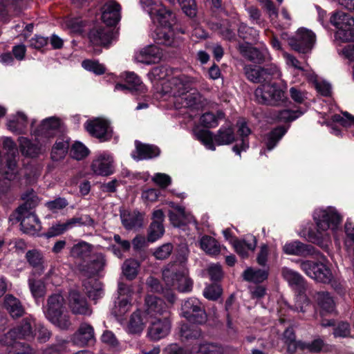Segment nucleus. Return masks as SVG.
Returning <instances> with one entry per match:
<instances>
[{
    "label": "nucleus",
    "instance_id": "28",
    "mask_svg": "<svg viewBox=\"0 0 354 354\" xmlns=\"http://www.w3.org/2000/svg\"><path fill=\"white\" fill-rule=\"evenodd\" d=\"M161 57L159 48L154 45L148 46L136 53L135 59L138 62L152 64L157 62Z\"/></svg>",
    "mask_w": 354,
    "mask_h": 354
},
{
    "label": "nucleus",
    "instance_id": "24",
    "mask_svg": "<svg viewBox=\"0 0 354 354\" xmlns=\"http://www.w3.org/2000/svg\"><path fill=\"white\" fill-rule=\"evenodd\" d=\"M238 49L241 54L248 59L257 62L262 63L270 59V55L266 47L260 49L252 47L248 43L239 44Z\"/></svg>",
    "mask_w": 354,
    "mask_h": 354
},
{
    "label": "nucleus",
    "instance_id": "5",
    "mask_svg": "<svg viewBox=\"0 0 354 354\" xmlns=\"http://www.w3.org/2000/svg\"><path fill=\"white\" fill-rule=\"evenodd\" d=\"M330 24L337 29L335 39L339 42L354 41V18L342 10L334 12L330 17Z\"/></svg>",
    "mask_w": 354,
    "mask_h": 354
},
{
    "label": "nucleus",
    "instance_id": "62",
    "mask_svg": "<svg viewBox=\"0 0 354 354\" xmlns=\"http://www.w3.org/2000/svg\"><path fill=\"white\" fill-rule=\"evenodd\" d=\"M324 345V341L317 338L313 340L311 343L299 342L298 343V346L302 350H308L310 352L318 353L322 351L323 346Z\"/></svg>",
    "mask_w": 354,
    "mask_h": 354
},
{
    "label": "nucleus",
    "instance_id": "4",
    "mask_svg": "<svg viewBox=\"0 0 354 354\" xmlns=\"http://www.w3.org/2000/svg\"><path fill=\"white\" fill-rule=\"evenodd\" d=\"M162 279L168 288H176L182 292L192 290L193 281L188 276V270L184 262L167 265L162 271Z\"/></svg>",
    "mask_w": 354,
    "mask_h": 354
},
{
    "label": "nucleus",
    "instance_id": "17",
    "mask_svg": "<svg viewBox=\"0 0 354 354\" xmlns=\"http://www.w3.org/2000/svg\"><path fill=\"white\" fill-rule=\"evenodd\" d=\"M171 328L170 315L153 319L148 328L147 336L152 341H158L169 335Z\"/></svg>",
    "mask_w": 354,
    "mask_h": 354
},
{
    "label": "nucleus",
    "instance_id": "29",
    "mask_svg": "<svg viewBox=\"0 0 354 354\" xmlns=\"http://www.w3.org/2000/svg\"><path fill=\"white\" fill-rule=\"evenodd\" d=\"M60 120L56 117H50L44 119L39 129L32 131L35 137L44 136L46 138L54 136V131L60 127Z\"/></svg>",
    "mask_w": 354,
    "mask_h": 354
},
{
    "label": "nucleus",
    "instance_id": "48",
    "mask_svg": "<svg viewBox=\"0 0 354 354\" xmlns=\"http://www.w3.org/2000/svg\"><path fill=\"white\" fill-rule=\"evenodd\" d=\"M66 222L69 230L76 226L94 227L95 225L94 220L88 214L74 216L67 220Z\"/></svg>",
    "mask_w": 354,
    "mask_h": 354
},
{
    "label": "nucleus",
    "instance_id": "35",
    "mask_svg": "<svg viewBox=\"0 0 354 354\" xmlns=\"http://www.w3.org/2000/svg\"><path fill=\"white\" fill-rule=\"evenodd\" d=\"M27 116L22 112H18L7 123L8 129L17 134L25 133L27 131Z\"/></svg>",
    "mask_w": 354,
    "mask_h": 354
},
{
    "label": "nucleus",
    "instance_id": "8",
    "mask_svg": "<svg viewBox=\"0 0 354 354\" xmlns=\"http://www.w3.org/2000/svg\"><path fill=\"white\" fill-rule=\"evenodd\" d=\"M194 136L207 149L212 151L216 149L214 140L218 145H229L234 141V130L230 126L221 127L214 136L209 131L204 129L194 131Z\"/></svg>",
    "mask_w": 354,
    "mask_h": 354
},
{
    "label": "nucleus",
    "instance_id": "38",
    "mask_svg": "<svg viewBox=\"0 0 354 354\" xmlns=\"http://www.w3.org/2000/svg\"><path fill=\"white\" fill-rule=\"evenodd\" d=\"M4 307L12 317H19L23 315L24 309L20 301L11 295H8L4 298Z\"/></svg>",
    "mask_w": 354,
    "mask_h": 354
},
{
    "label": "nucleus",
    "instance_id": "15",
    "mask_svg": "<svg viewBox=\"0 0 354 354\" xmlns=\"http://www.w3.org/2000/svg\"><path fill=\"white\" fill-rule=\"evenodd\" d=\"M87 131L93 136L97 138L100 142L109 140L113 131L108 120L97 118L85 124Z\"/></svg>",
    "mask_w": 354,
    "mask_h": 354
},
{
    "label": "nucleus",
    "instance_id": "33",
    "mask_svg": "<svg viewBox=\"0 0 354 354\" xmlns=\"http://www.w3.org/2000/svg\"><path fill=\"white\" fill-rule=\"evenodd\" d=\"M236 125L238 135L241 137V144L234 146L233 151L237 155H240L241 151H245L249 147L248 136L251 133V130L243 119L239 120Z\"/></svg>",
    "mask_w": 354,
    "mask_h": 354
},
{
    "label": "nucleus",
    "instance_id": "13",
    "mask_svg": "<svg viewBox=\"0 0 354 354\" xmlns=\"http://www.w3.org/2000/svg\"><path fill=\"white\" fill-rule=\"evenodd\" d=\"M192 352L201 354H226L227 353L223 347L212 343L200 344L192 348ZM163 354H191L189 351L183 349L176 344H171L163 350Z\"/></svg>",
    "mask_w": 354,
    "mask_h": 354
},
{
    "label": "nucleus",
    "instance_id": "26",
    "mask_svg": "<svg viewBox=\"0 0 354 354\" xmlns=\"http://www.w3.org/2000/svg\"><path fill=\"white\" fill-rule=\"evenodd\" d=\"M120 6L115 1H109L102 8V19L107 26L116 25L120 20Z\"/></svg>",
    "mask_w": 354,
    "mask_h": 354
},
{
    "label": "nucleus",
    "instance_id": "3",
    "mask_svg": "<svg viewBox=\"0 0 354 354\" xmlns=\"http://www.w3.org/2000/svg\"><path fill=\"white\" fill-rule=\"evenodd\" d=\"M150 17L154 23L160 26L156 28L153 35L156 42L168 46H177L178 41L174 38V30L171 28L175 23V15L162 5V9L153 12Z\"/></svg>",
    "mask_w": 354,
    "mask_h": 354
},
{
    "label": "nucleus",
    "instance_id": "18",
    "mask_svg": "<svg viewBox=\"0 0 354 354\" xmlns=\"http://www.w3.org/2000/svg\"><path fill=\"white\" fill-rule=\"evenodd\" d=\"M315 42V35L311 30L300 28L297 32L295 39L290 41V45L295 50L306 53L312 49Z\"/></svg>",
    "mask_w": 354,
    "mask_h": 354
},
{
    "label": "nucleus",
    "instance_id": "47",
    "mask_svg": "<svg viewBox=\"0 0 354 354\" xmlns=\"http://www.w3.org/2000/svg\"><path fill=\"white\" fill-rule=\"evenodd\" d=\"M283 277L291 286L301 288L304 286V279L298 272L289 269L283 268L281 270Z\"/></svg>",
    "mask_w": 354,
    "mask_h": 354
},
{
    "label": "nucleus",
    "instance_id": "21",
    "mask_svg": "<svg viewBox=\"0 0 354 354\" xmlns=\"http://www.w3.org/2000/svg\"><path fill=\"white\" fill-rule=\"evenodd\" d=\"M207 104L205 99L194 88H192L189 91L183 95L178 101L174 102L176 109L187 107L192 109H200Z\"/></svg>",
    "mask_w": 354,
    "mask_h": 354
},
{
    "label": "nucleus",
    "instance_id": "19",
    "mask_svg": "<svg viewBox=\"0 0 354 354\" xmlns=\"http://www.w3.org/2000/svg\"><path fill=\"white\" fill-rule=\"evenodd\" d=\"M91 170L96 175L107 176L113 173V158L109 153L103 152L97 154L91 164Z\"/></svg>",
    "mask_w": 354,
    "mask_h": 354
},
{
    "label": "nucleus",
    "instance_id": "40",
    "mask_svg": "<svg viewBox=\"0 0 354 354\" xmlns=\"http://www.w3.org/2000/svg\"><path fill=\"white\" fill-rule=\"evenodd\" d=\"M28 262L35 268L34 271L38 275L41 274L45 269L44 266V257L41 252L37 250H28L26 254Z\"/></svg>",
    "mask_w": 354,
    "mask_h": 354
},
{
    "label": "nucleus",
    "instance_id": "58",
    "mask_svg": "<svg viewBox=\"0 0 354 354\" xmlns=\"http://www.w3.org/2000/svg\"><path fill=\"white\" fill-rule=\"evenodd\" d=\"M165 230L162 223L152 222L148 234V241L154 242L160 238L164 234Z\"/></svg>",
    "mask_w": 354,
    "mask_h": 354
},
{
    "label": "nucleus",
    "instance_id": "52",
    "mask_svg": "<svg viewBox=\"0 0 354 354\" xmlns=\"http://www.w3.org/2000/svg\"><path fill=\"white\" fill-rule=\"evenodd\" d=\"M224 118V113L218 112L217 115L212 113H205L201 117V123L207 128H214L218 124V120Z\"/></svg>",
    "mask_w": 354,
    "mask_h": 354
},
{
    "label": "nucleus",
    "instance_id": "25",
    "mask_svg": "<svg viewBox=\"0 0 354 354\" xmlns=\"http://www.w3.org/2000/svg\"><path fill=\"white\" fill-rule=\"evenodd\" d=\"M17 220L21 222V229L30 235L37 234L41 228V223L34 212L18 213Z\"/></svg>",
    "mask_w": 354,
    "mask_h": 354
},
{
    "label": "nucleus",
    "instance_id": "54",
    "mask_svg": "<svg viewBox=\"0 0 354 354\" xmlns=\"http://www.w3.org/2000/svg\"><path fill=\"white\" fill-rule=\"evenodd\" d=\"M68 149V143L64 141L56 142L51 151V158L58 161L64 158Z\"/></svg>",
    "mask_w": 354,
    "mask_h": 354
},
{
    "label": "nucleus",
    "instance_id": "34",
    "mask_svg": "<svg viewBox=\"0 0 354 354\" xmlns=\"http://www.w3.org/2000/svg\"><path fill=\"white\" fill-rule=\"evenodd\" d=\"M286 132V129L284 127H278L264 134L261 142L266 149L270 151L275 147Z\"/></svg>",
    "mask_w": 354,
    "mask_h": 354
},
{
    "label": "nucleus",
    "instance_id": "41",
    "mask_svg": "<svg viewBox=\"0 0 354 354\" xmlns=\"http://www.w3.org/2000/svg\"><path fill=\"white\" fill-rule=\"evenodd\" d=\"M21 153L25 156L35 157L41 151V145L31 142L30 140L24 137H20L18 140ZM38 142L39 141L38 140Z\"/></svg>",
    "mask_w": 354,
    "mask_h": 354
},
{
    "label": "nucleus",
    "instance_id": "31",
    "mask_svg": "<svg viewBox=\"0 0 354 354\" xmlns=\"http://www.w3.org/2000/svg\"><path fill=\"white\" fill-rule=\"evenodd\" d=\"M235 251L242 257L246 258L249 252L254 250L257 240L254 236H248L243 240L235 239L233 242Z\"/></svg>",
    "mask_w": 354,
    "mask_h": 354
},
{
    "label": "nucleus",
    "instance_id": "60",
    "mask_svg": "<svg viewBox=\"0 0 354 354\" xmlns=\"http://www.w3.org/2000/svg\"><path fill=\"white\" fill-rule=\"evenodd\" d=\"M238 32L239 36L244 39L255 40L259 36V32L256 29L249 27L243 23L239 25Z\"/></svg>",
    "mask_w": 354,
    "mask_h": 354
},
{
    "label": "nucleus",
    "instance_id": "10",
    "mask_svg": "<svg viewBox=\"0 0 354 354\" xmlns=\"http://www.w3.org/2000/svg\"><path fill=\"white\" fill-rule=\"evenodd\" d=\"M35 320L32 318H25L21 324L15 328L10 330L0 340L2 345L7 346L12 349L17 339H30L34 337L32 326L35 328Z\"/></svg>",
    "mask_w": 354,
    "mask_h": 354
},
{
    "label": "nucleus",
    "instance_id": "45",
    "mask_svg": "<svg viewBox=\"0 0 354 354\" xmlns=\"http://www.w3.org/2000/svg\"><path fill=\"white\" fill-rule=\"evenodd\" d=\"M201 248L209 255H216L221 251L220 245L212 236L205 235L200 240Z\"/></svg>",
    "mask_w": 354,
    "mask_h": 354
},
{
    "label": "nucleus",
    "instance_id": "64",
    "mask_svg": "<svg viewBox=\"0 0 354 354\" xmlns=\"http://www.w3.org/2000/svg\"><path fill=\"white\" fill-rule=\"evenodd\" d=\"M332 120L333 122L339 123L344 127H354V116L347 112L344 113L343 116L335 114L333 115Z\"/></svg>",
    "mask_w": 354,
    "mask_h": 354
},
{
    "label": "nucleus",
    "instance_id": "2",
    "mask_svg": "<svg viewBox=\"0 0 354 354\" xmlns=\"http://www.w3.org/2000/svg\"><path fill=\"white\" fill-rule=\"evenodd\" d=\"M313 218L317 231L308 232V240L322 248H325L330 239V233L337 230L342 217L335 207H328L326 209H316L313 214Z\"/></svg>",
    "mask_w": 354,
    "mask_h": 354
},
{
    "label": "nucleus",
    "instance_id": "20",
    "mask_svg": "<svg viewBox=\"0 0 354 354\" xmlns=\"http://www.w3.org/2000/svg\"><path fill=\"white\" fill-rule=\"evenodd\" d=\"M71 342L73 344L81 347L93 344L95 342L93 327L86 322L81 323L76 332L72 335Z\"/></svg>",
    "mask_w": 354,
    "mask_h": 354
},
{
    "label": "nucleus",
    "instance_id": "59",
    "mask_svg": "<svg viewBox=\"0 0 354 354\" xmlns=\"http://www.w3.org/2000/svg\"><path fill=\"white\" fill-rule=\"evenodd\" d=\"M88 149L80 142H75L70 151L71 157L76 160H82L88 154Z\"/></svg>",
    "mask_w": 354,
    "mask_h": 354
},
{
    "label": "nucleus",
    "instance_id": "61",
    "mask_svg": "<svg viewBox=\"0 0 354 354\" xmlns=\"http://www.w3.org/2000/svg\"><path fill=\"white\" fill-rule=\"evenodd\" d=\"M82 66L84 69L91 71L96 75H102L105 72V67L104 65L100 64L95 60H84L82 63Z\"/></svg>",
    "mask_w": 354,
    "mask_h": 354
},
{
    "label": "nucleus",
    "instance_id": "6",
    "mask_svg": "<svg viewBox=\"0 0 354 354\" xmlns=\"http://www.w3.org/2000/svg\"><path fill=\"white\" fill-rule=\"evenodd\" d=\"M64 299L60 294H53L47 300V306L45 310L46 318L55 326L66 330L68 329L71 322L69 316L63 314L64 308Z\"/></svg>",
    "mask_w": 354,
    "mask_h": 354
},
{
    "label": "nucleus",
    "instance_id": "43",
    "mask_svg": "<svg viewBox=\"0 0 354 354\" xmlns=\"http://www.w3.org/2000/svg\"><path fill=\"white\" fill-rule=\"evenodd\" d=\"M316 300L322 308L321 314L332 313L335 310V302L333 297L327 292L317 293Z\"/></svg>",
    "mask_w": 354,
    "mask_h": 354
},
{
    "label": "nucleus",
    "instance_id": "49",
    "mask_svg": "<svg viewBox=\"0 0 354 354\" xmlns=\"http://www.w3.org/2000/svg\"><path fill=\"white\" fill-rule=\"evenodd\" d=\"M125 82L129 85L131 90L145 93V86L142 84L140 77L133 72H126L124 73Z\"/></svg>",
    "mask_w": 354,
    "mask_h": 354
},
{
    "label": "nucleus",
    "instance_id": "27",
    "mask_svg": "<svg viewBox=\"0 0 354 354\" xmlns=\"http://www.w3.org/2000/svg\"><path fill=\"white\" fill-rule=\"evenodd\" d=\"M135 146L136 149L132 152L131 156L136 160L153 158L160 154L159 149L154 145L143 144L136 140Z\"/></svg>",
    "mask_w": 354,
    "mask_h": 354
},
{
    "label": "nucleus",
    "instance_id": "1",
    "mask_svg": "<svg viewBox=\"0 0 354 354\" xmlns=\"http://www.w3.org/2000/svg\"><path fill=\"white\" fill-rule=\"evenodd\" d=\"M244 70L245 75L250 81L261 84L254 93L259 103L277 106L283 101V91L276 84L271 83L272 78H279L281 76L277 66L270 65L261 68L248 65L245 67Z\"/></svg>",
    "mask_w": 354,
    "mask_h": 354
},
{
    "label": "nucleus",
    "instance_id": "37",
    "mask_svg": "<svg viewBox=\"0 0 354 354\" xmlns=\"http://www.w3.org/2000/svg\"><path fill=\"white\" fill-rule=\"evenodd\" d=\"M111 38L112 35L108 28H97L89 33L91 42L94 45L105 46L110 43Z\"/></svg>",
    "mask_w": 354,
    "mask_h": 354
},
{
    "label": "nucleus",
    "instance_id": "51",
    "mask_svg": "<svg viewBox=\"0 0 354 354\" xmlns=\"http://www.w3.org/2000/svg\"><path fill=\"white\" fill-rule=\"evenodd\" d=\"M344 229L346 235L345 246L348 252L351 254L354 259V224L347 221L345 224Z\"/></svg>",
    "mask_w": 354,
    "mask_h": 354
},
{
    "label": "nucleus",
    "instance_id": "42",
    "mask_svg": "<svg viewBox=\"0 0 354 354\" xmlns=\"http://www.w3.org/2000/svg\"><path fill=\"white\" fill-rule=\"evenodd\" d=\"M268 277V272L266 270L256 269L254 268H248L243 272V277L244 280L252 282L254 283H259L267 279Z\"/></svg>",
    "mask_w": 354,
    "mask_h": 354
},
{
    "label": "nucleus",
    "instance_id": "16",
    "mask_svg": "<svg viewBox=\"0 0 354 354\" xmlns=\"http://www.w3.org/2000/svg\"><path fill=\"white\" fill-rule=\"evenodd\" d=\"M144 313L150 318L157 319L170 315V312L167 305L161 299L153 296L147 295L145 300Z\"/></svg>",
    "mask_w": 354,
    "mask_h": 354
},
{
    "label": "nucleus",
    "instance_id": "53",
    "mask_svg": "<svg viewBox=\"0 0 354 354\" xmlns=\"http://www.w3.org/2000/svg\"><path fill=\"white\" fill-rule=\"evenodd\" d=\"M91 264V273L93 274L99 273L105 266L106 261L102 253H96L91 255L88 259Z\"/></svg>",
    "mask_w": 354,
    "mask_h": 354
},
{
    "label": "nucleus",
    "instance_id": "22",
    "mask_svg": "<svg viewBox=\"0 0 354 354\" xmlns=\"http://www.w3.org/2000/svg\"><path fill=\"white\" fill-rule=\"evenodd\" d=\"M148 322V317L144 312L140 309H136L129 316L124 329L129 334L140 335Z\"/></svg>",
    "mask_w": 354,
    "mask_h": 354
},
{
    "label": "nucleus",
    "instance_id": "9",
    "mask_svg": "<svg viewBox=\"0 0 354 354\" xmlns=\"http://www.w3.org/2000/svg\"><path fill=\"white\" fill-rule=\"evenodd\" d=\"M196 83L194 78L185 75L174 76L162 83L161 92L163 95L169 94L179 99L193 87Z\"/></svg>",
    "mask_w": 354,
    "mask_h": 354
},
{
    "label": "nucleus",
    "instance_id": "12",
    "mask_svg": "<svg viewBox=\"0 0 354 354\" xmlns=\"http://www.w3.org/2000/svg\"><path fill=\"white\" fill-rule=\"evenodd\" d=\"M300 268L306 275L318 282L328 283L333 278L330 269L322 262L304 261L301 262Z\"/></svg>",
    "mask_w": 354,
    "mask_h": 354
},
{
    "label": "nucleus",
    "instance_id": "23",
    "mask_svg": "<svg viewBox=\"0 0 354 354\" xmlns=\"http://www.w3.org/2000/svg\"><path fill=\"white\" fill-rule=\"evenodd\" d=\"M68 306L73 314L89 316L92 310L86 299L77 290H71L68 295Z\"/></svg>",
    "mask_w": 354,
    "mask_h": 354
},
{
    "label": "nucleus",
    "instance_id": "7",
    "mask_svg": "<svg viewBox=\"0 0 354 354\" xmlns=\"http://www.w3.org/2000/svg\"><path fill=\"white\" fill-rule=\"evenodd\" d=\"M3 145L6 152L4 156L5 165L0 168V174L10 182L17 179L19 174V151L15 142L9 138L3 140Z\"/></svg>",
    "mask_w": 354,
    "mask_h": 354
},
{
    "label": "nucleus",
    "instance_id": "56",
    "mask_svg": "<svg viewBox=\"0 0 354 354\" xmlns=\"http://www.w3.org/2000/svg\"><path fill=\"white\" fill-rule=\"evenodd\" d=\"M101 341L115 351L120 350V343L117 339L115 334L111 330H105L103 332Z\"/></svg>",
    "mask_w": 354,
    "mask_h": 354
},
{
    "label": "nucleus",
    "instance_id": "14",
    "mask_svg": "<svg viewBox=\"0 0 354 354\" xmlns=\"http://www.w3.org/2000/svg\"><path fill=\"white\" fill-rule=\"evenodd\" d=\"M182 315L189 322L194 324H203L206 321V314L199 300L191 297L182 304Z\"/></svg>",
    "mask_w": 354,
    "mask_h": 354
},
{
    "label": "nucleus",
    "instance_id": "46",
    "mask_svg": "<svg viewBox=\"0 0 354 354\" xmlns=\"http://www.w3.org/2000/svg\"><path fill=\"white\" fill-rule=\"evenodd\" d=\"M140 263L134 259L125 260L122 266V274L129 280L134 279L138 274Z\"/></svg>",
    "mask_w": 354,
    "mask_h": 354
},
{
    "label": "nucleus",
    "instance_id": "32",
    "mask_svg": "<svg viewBox=\"0 0 354 354\" xmlns=\"http://www.w3.org/2000/svg\"><path fill=\"white\" fill-rule=\"evenodd\" d=\"M93 248L91 244L82 241L71 248L70 253L73 258L86 262L91 258Z\"/></svg>",
    "mask_w": 354,
    "mask_h": 354
},
{
    "label": "nucleus",
    "instance_id": "55",
    "mask_svg": "<svg viewBox=\"0 0 354 354\" xmlns=\"http://www.w3.org/2000/svg\"><path fill=\"white\" fill-rule=\"evenodd\" d=\"M88 297L93 300H97L103 295L102 286L98 281L93 280L89 282V286H86Z\"/></svg>",
    "mask_w": 354,
    "mask_h": 354
},
{
    "label": "nucleus",
    "instance_id": "36",
    "mask_svg": "<svg viewBox=\"0 0 354 354\" xmlns=\"http://www.w3.org/2000/svg\"><path fill=\"white\" fill-rule=\"evenodd\" d=\"M143 218L144 215L138 211L124 212L121 214L122 223L127 230L140 227L142 225Z\"/></svg>",
    "mask_w": 354,
    "mask_h": 354
},
{
    "label": "nucleus",
    "instance_id": "63",
    "mask_svg": "<svg viewBox=\"0 0 354 354\" xmlns=\"http://www.w3.org/2000/svg\"><path fill=\"white\" fill-rule=\"evenodd\" d=\"M68 230L69 229L68 227L66 221L62 223L59 222L56 223L49 227L47 232L46 233V236L48 238H50L59 236L60 234H62Z\"/></svg>",
    "mask_w": 354,
    "mask_h": 354
},
{
    "label": "nucleus",
    "instance_id": "30",
    "mask_svg": "<svg viewBox=\"0 0 354 354\" xmlns=\"http://www.w3.org/2000/svg\"><path fill=\"white\" fill-rule=\"evenodd\" d=\"M313 247L302 243L300 241H293L286 243L283 247V252L290 255L308 256L313 254Z\"/></svg>",
    "mask_w": 354,
    "mask_h": 354
},
{
    "label": "nucleus",
    "instance_id": "44",
    "mask_svg": "<svg viewBox=\"0 0 354 354\" xmlns=\"http://www.w3.org/2000/svg\"><path fill=\"white\" fill-rule=\"evenodd\" d=\"M36 274H37L32 272L28 282L32 295L35 298H39L45 295L46 289L44 281L41 279H37L35 278Z\"/></svg>",
    "mask_w": 354,
    "mask_h": 354
},
{
    "label": "nucleus",
    "instance_id": "50",
    "mask_svg": "<svg viewBox=\"0 0 354 354\" xmlns=\"http://www.w3.org/2000/svg\"><path fill=\"white\" fill-rule=\"evenodd\" d=\"M8 354H50L48 351H39L34 349L25 343H16L12 349L8 351Z\"/></svg>",
    "mask_w": 354,
    "mask_h": 354
},
{
    "label": "nucleus",
    "instance_id": "57",
    "mask_svg": "<svg viewBox=\"0 0 354 354\" xmlns=\"http://www.w3.org/2000/svg\"><path fill=\"white\" fill-rule=\"evenodd\" d=\"M68 205V201L64 197H57L54 200L47 201L45 207L53 213H57Z\"/></svg>",
    "mask_w": 354,
    "mask_h": 354
},
{
    "label": "nucleus",
    "instance_id": "11",
    "mask_svg": "<svg viewBox=\"0 0 354 354\" xmlns=\"http://www.w3.org/2000/svg\"><path fill=\"white\" fill-rule=\"evenodd\" d=\"M118 297L115 301L114 306L111 309V314L113 315L118 321L121 322L127 313L132 308V288L123 283H118Z\"/></svg>",
    "mask_w": 354,
    "mask_h": 354
},
{
    "label": "nucleus",
    "instance_id": "39",
    "mask_svg": "<svg viewBox=\"0 0 354 354\" xmlns=\"http://www.w3.org/2000/svg\"><path fill=\"white\" fill-rule=\"evenodd\" d=\"M22 199L24 203L17 209V213L32 212L30 210L35 208L39 203V198L32 189L28 190L23 194Z\"/></svg>",
    "mask_w": 354,
    "mask_h": 354
}]
</instances>
